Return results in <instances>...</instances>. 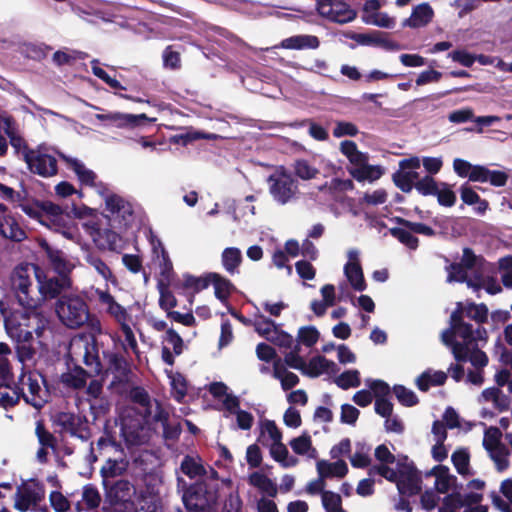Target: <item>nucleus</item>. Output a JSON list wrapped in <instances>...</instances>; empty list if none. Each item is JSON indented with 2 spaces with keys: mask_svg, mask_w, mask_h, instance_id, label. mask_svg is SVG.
<instances>
[{
  "mask_svg": "<svg viewBox=\"0 0 512 512\" xmlns=\"http://www.w3.org/2000/svg\"><path fill=\"white\" fill-rule=\"evenodd\" d=\"M130 398L137 407H125L119 414L121 434L129 444L138 443L139 430L145 424L161 423L166 438H174L179 434L177 428L168 425L169 413L152 400L145 389L135 387L130 391Z\"/></svg>",
  "mask_w": 512,
  "mask_h": 512,
  "instance_id": "f257e3e1",
  "label": "nucleus"
},
{
  "mask_svg": "<svg viewBox=\"0 0 512 512\" xmlns=\"http://www.w3.org/2000/svg\"><path fill=\"white\" fill-rule=\"evenodd\" d=\"M441 338L457 361H470L477 369L487 365V355L478 348L479 342L487 340L486 330L481 327L473 330L471 325L460 321L457 312L451 314L450 327L442 332Z\"/></svg>",
  "mask_w": 512,
  "mask_h": 512,
  "instance_id": "f03ea898",
  "label": "nucleus"
},
{
  "mask_svg": "<svg viewBox=\"0 0 512 512\" xmlns=\"http://www.w3.org/2000/svg\"><path fill=\"white\" fill-rule=\"evenodd\" d=\"M489 271V265L480 256H477L469 248L463 250L460 263L447 267L448 282H465L474 291L484 289L487 293L495 295L502 288L496 278L485 275Z\"/></svg>",
  "mask_w": 512,
  "mask_h": 512,
  "instance_id": "7ed1b4c3",
  "label": "nucleus"
},
{
  "mask_svg": "<svg viewBox=\"0 0 512 512\" xmlns=\"http://www.w3.org/2000/svg\"><path fill=\"white\" fill-rule=\"evenodd\" d=\"M72 213L81 221L84 233L92 243L101 251H117L122 246L121 233L106 219L104 213L86 205H73Z\"/></svg>",
  "mask_w": 512,
  "mask_h": 512,
  "instance_id": "20e7f679",
  "label": "nucleus"
},
{
  "mask_svg": "<svg viewBox=\"0 0 512 512\" xmlns=\"http://www.w3.org/2000/svg\"><path fill=\"white\" fill-rule=\"evenodd\" d=\"M5 316L7 334L15 341L37 339L40 346H45L44 338L49 330V320L39 304L20 305Z\"/></svg>",
  "mask_w": 512,
  "mask_h": 512,
  "instance_id": "39448f33",
  "label": "nucleus"
},
{
  "mask_svg": "<svg viewBox=\"0 0 512 512\" xmlns=\"http://www.w3.org/2000/svg\"><path fill=\"white\" fill-rule=\"evenodd\" d=\"M20 207L27 216L43 226L60 233L67 240L77 244L81 243V236L76 224L59 205L50 201H35L23 203Z\"/></svg>",
  "mask_w": 512,
  "mask_h": 512,
  "instance_id": "423d86ee",
  "label": "nucleus"
},
{
  "mask_svg": "<svg viewBox=\"0 0 512 512\" xmlns=\"http://www.w3.org/2000/svg\"><path fill=\"white\" fill-rule=\"evenodd\" d=\"M378 474L390 482L396 484L402 495L417 494L420 489V479L416 468L406 459L398 460L396 467L382 466L378 468Z\"/></svg>",
  "mask_w": 512,
  "mask_h": 512,
  "instance_id": "0eeeda50",
  "label": "nucleus"
},
{
  "mask_svg": "<svg viewBox=\"0 0 512 512\" xmlns=\"http://www.w3.org/2000/svg\"><path fill=\"white\" fill-rule=\"evenodd\" d=\"M99 194L104 201V216L106 219H109L115 229L126 231L134 222L133 204L108 189L99 190Z\"/></svg>",
  "mask_w": 512,
  "mask_h": 512,
  "instance_id": "6e6552de",
  "label": "nucleus"
},
{
  "mask_svg": "<svg viewBox=\"0 0 512 512\" xmlns=\"http://www.w3.org/2000/svg\"><path fill=\"white\" fill-rule=\"evenodd\" d=\"M39 273V266L23 263L14 268L11 273V289L18 300L19 305L34 306L39 304V299L35 298L34 279Z\"/></svg>",
  "mask_w": 512,
  "mask_h": 512,
  "instance_id": "1a4fd4ad",
  "label": "nucleus"
},
{
  "mask_svg": "<svg viewBox=\"0 0 512 512\" xmlns=\"http://www.w3.org/2000/svg\"><path fill=\"white\" fill-rule=\"evenodd\" d=\"M212 396L217 400L220 410L225 411V417L234 415L236 426L241 430H250L254 423V416L245 410L240 409L239 398L228 393V388L223 383H213L209 388Z\"/></svg>",
  "mask_w": 512,
  "mask_h": 512,
  "instance_id": "9d476101",
  "label": "nucleus"
},
{
  "mask_svg": "<svg viewBox=\"0 0 512 512\" xmlns=\"http://www.w3.org/2000/svg\"><path fill=\"white\" fill-rule=\"evenodd\" d=\"M56 314L59 320L69 328H79L90 316L85 300L77 294L62 295L56 302Z\"/></svg>",
  "mask_w": 512,
  "mask_h": 512,
  "instance_id": "9b49d317",
  "label": "nucleus"
},
{
  "mask_svg": "<svg viewBox=\"0 0 512 512\" xmlns=\"http://www.w3.org/2000/svg\"><path fill=\"white\" fill-rule=\"evenodd\" d=\"M91 108L98 111L92 118L100 123L103 128H117L133 130L143 126L145 121L154 123L156 118H150L146 114H131L120 111L104 110L98 106L91 105Z\"/></svg>",
  "mask_w": 512,
  "mask_h": 512,
  "instance_id": "f8f14e48",
  "label": "nucleus"
},
{
  "mask_svg": "<svg viewBox=\"0 0 512 512\" xmlns=\"http://www.w3.org/2000/svg\"><path fill=\"white\" fill-rule=\"evenodd\" d=\"M19 397L27 404L40 409L48 400V391L44 386L43 377L37 372H23L17 386Z\"/></svg>",
  "mask_w": 512,
  "mask_h": 512,
  "instance_id": "ddd939ff",
  "label": "nucleus"
},
{
  "mask_svg": "<svg viewBox=\"0 0 512 512\" xmlns=\"http://www.w3.org/2000/svg\"><path fill=\"white\" fill-rule=\"evenodd\" d=\"M269 193L278 204L285 205L295 198L298 185L283 167L278 168L268 177Z\"/></svg>",
  "mask_w": 512,
  "mask_h": 512,
  "instance_id": "4468645a",
  "label": "nucleus"
},
{
  "mask_svg": "<svg viewBox=\"0 0 512 512\" xmlns=\"http://www.w3.org/2000/svg\"><path fill=\"white\" fill-rule=\"evenodd\" d=\"M23 157L32 173L45 178L57 174V160L49 148L40 146L37 149H26Z\"/></svg>",
  "mask_w": 512,
  "mask_h": 512,
  "instance_id": "2eb2a0df",
  "label": "nucleus"
},
{
  "mask_svg": "<svg viewBox=\"0 0 512 512\" xmlns=\"http://www.w3.org/2000/svg\"><path fill=\"white\" fill-rule=\"evenodd\" d=\"M68 354L72 361L82 362L95 372H100L98 349L93 339L87 337L73 338L69 345Z\"/></svg>",
  "mask_w": 512,
  "mask_h": 512,
  "instance_id": "dca6fc26",
  "label": "nucleus"
},
{
  "mask_svg": "<svg viewBox=\"0 0 512 512\" xmlns=\"http://www.w3.org/2000/svg\"><path fill=\"white\" fill-rule=\"evenodd\" d=\"M91 299L95 301L100 311L112 317L117 323L131 320L128 310L116 300L108 289L91 288Z\"/></svg>",
  "mask_w": 512,
  "mask_h": 512,
  "instance_id": "f3484780",
  "label": "nucleus"
},
{
  "mask_svg": "<svg viewBox=\"0 0 512 512\" xmlns=\"http://www.w3.org/2000/svg\"><path fill=\"white\" fill-rule=\"evenodd\" d=\"M44 496L43 486L36 481H29L18 487L14 497V507L21 512L35 510Z\"/></svg>",
  "mask_w": 512,
  "mask_h": 512,
  "instance_id": "a211bd4d",
  "label": "nucleus"
},
{
  "mask_svg": "<svg viewBox=\"0 0 512 512\" xmlns=\"http://www.w3.org/2000/svg\"><path fill=\"white\" fill-rule=\"evenodd\" d=\"M318 13L339 24L351 22L356 17V12L344 0H318Z\"/></svg>",
  "mask_w": 512,
  "mask_h": 512,
  "instance_id": "6ab92c4d",
  "label": "nucleus"
},
{
  "mask_svg": "<svg viewBox=\"0 0 512 512\" xmlns=\"http://www.w3.org/2000/svg\"><path fill=\"white\" fill-rule=\"evenodd\" d=\"M38 294L35 292V298L39 299V305L47 300L57 297L62 291L71 287V280L68 277H47L45 272L39 267V273L36 274Z\"/></svg>",
  "mask_w": 512,
  "mask_h": 512,
  "instance_id": "aec40b11",
  "label": "nucleus"
},
{
  "mask_svg": "<svg viewBox=\"0 0 512 512\" xmlns=\"http://www.w3.org/2000/svg\"><path fill=\"white\" fill-rule=\"evenodd\" d=\"M185 507L191 512H205L215 502V494L204 484H196L183 494Z\"/></svg>",
  "mask_w": 512,
  "mask_h": 512,
  "instance_id": "412c9836",
  "label": "nucleus"
},
{
  "mask_svg": "<svg viewBox=\"0 0 512 512\" xmlns=\"http://www.w3.org/2000/svg\"><path fill=\"white\" fill-rule=\"evenodd\" d=\"M421 161L418 157L403 159L399 162V170L393 175L396 186L403 192H410L420 179L417 170Z\"/></svg>",
  "mask_w": 512,
  "mask_h": 512,
  "instance_id": "4be33fe9",
  "label": "nucleus"
},
{
  "mask_svg": "<svg viewBox=\"0 0 512 512\" xmlns=\"http://www.w3.org/2000/svg\"><path fill=\"white\" fill-rule=\"evenodd\" d=\"M130 320L119 322V331L110 334V338L115 349H120L124 355L129 356L130 353L139 357L138 343L135 334L129 325Z\"/></svg>",
  "mask_w": 512,
  "mask_h": 512,
  "instance_id": "5701e85b",
  "label": "nucleus"
},
{
  "mask_svg": "<svg viewBox=\"0 0 512 512\" xmlns=\"http://www.w3.org/2000/svg\"><path fill=\"white\" fill-rule=\"evenodd\" d=\"M37 243L46 255L54 271L61 277H67V275L75 268V263L72 260L68 259L61 250L50 246L45 239L39 238Z\"/></svg>",
  "mask_w": 512,
  "mask_h": 512,
  "instance_id": "b1692460",
  "label": "nucleus"
},
{
  "mask_svg": "<svg viewBox=\"0 0 512 512\" xmlns=\"http://www.w3.org/2000/svg\"><path fill=\"white\" fill-rule=\"evenodd\" d=\"M359 255L360 253L356 249H350L348 251V261L344 266V274L354 290L364 291L366 289V283L360 265Z\"/></svg>",
  "mask_w": 512,
  "mask_h": 512,
  "instance_id": "393cba45",
  "label": "nucleus"
},
{
  "mask_svg": "<svg viewBox=\"0 0 512 512\" xmlns=\"http://www.w3.org/2000/svg\"><path fill=\"white\" fill-rule=\"evenodd\" d=\"M426 479H434L433 486L438 493L446 494L453 491L457 485V478L450 473V469L444 465H436L425 473Z\"/></svg>",
  "mask_w": 512,
  "mask_h": 512,
  "instance_id": "a878e982",
  "label": "nucleus"
},
{
  "mask_svg": "<svg viewBox=\"0 0 512 512\" xmlns=\"http://www.w3.org/2000/svg\"><path fill=\"white\" fill-rule=\"evenodd\" d=\"M0 235L16 242H20L26 237L24 230L2 203H0Z\"/></svg>",
  "mask_w": 512,
  "mask_h": 512,
  "instance_id": "bb28decb",
  "label": "nucleus"
},
{
  "mask_svg": "<svg viewBox=\"0 0 512 512\" xmlns=\"http://www.w3.org/2000/svg\"><path fill=\"white\" fill-rule=\"evenodd\" d=\"M434 14V9L428 2L420 3L412 8L410 16L403 20L402 26L413 29L425 27L432 22Z\"/></svg>",
  "mask_w": 512,
  "mask_h": 512,
  "instance_id": "cd10ccee",
  "label": "nucleus"
},
{
  "mask_svg": "<svg viewBox=\"0 0 512 512\" xmlns=\"http://www.w3.org/2000/svg\"><path fill=\"white\" fill-rule=\"evenodd\" d=\"M57 423L68 433L77 436L82 440L87 439V425L86 422L78 415L72 413L62 412L57 415Z\"/></svg>",
  "mask_w": 512,
  "mask_h": 512,
  "instance_id": "c85d7f7f",
  "label": "nucleus"
},
{
  "mask_svg": "<svg viewBox=\"0 0 512 512\" xmlns=\"http://www.w3.org/2000/svg\"><path fill=\"white\" fill-rule=\"evenodd\" d=\"M108 496L115 502L128 504L132 507V505L137 501L139 492L136 491L130 482L126 480H119L110 487L108 490Z\"/></svg>",
  "mask_w": 512,
  "mask_h": 512,
  "instance_id": "c756f323",
  "label": "nucleus"
},
{
  "mask_svg": "<svg viewBox=\"0 0 512 512\" xmlns=\"http://www.w3.org/2000/svg\"><path fill=\"white\" fill-rule=\"evenodd\" d=\"M360 45L379 46L388 50H398L399 46L394 41L389 40L384 33L380 31H371L369 33H355L350 37Z\"/></svg>",
  "mask_w": 512,
  "mask_h": 512,
  "instance_id": "7c9ffc66",
  "label": "nucleus"
},
{
  "mask_svg": "<svg viewBox=\"0 0 512 512\" xmlns=\"http://www.w3.org/2000/svg\"><path fill=\"white\" fill-rule=\"evenodd\" d=\"M59 157L67 164L68 168L73 170L81 184L86 186H94L96 174L79 159L58 153Z\"/></svg>",
  "mask_w": 512,
  "mask_h": 512,
  "instance_id": "2f4dec72",
  "label": "nucleus"
},
{
  "mask_svg": "<svg viewBox=\"0 0 512 512\" xmlns=\"http://www.w3.org/2000/svg\"><path fill=\"white\" fill-rule=\"evenodd\" d=\"M368 160L369 156L366 157L363 163L349 168L350 175L358 182L368 181L372 183L380 179L384 174L383 167L379 165H370Z\"/></svg>",
  "mask_w": 512,
  "mask_h": 512,
  "instance_id": "473e14b6",
  "label": "nucleus"
},
{
  "mask_svg": "<svg viewBox=\"0 0 512 512\" xmlns=\"http://www.w3.org/2000/svg\"><path fill=\"white\" fill-rule=\"evenodd\" d=\"M338 370L335 362L323 356H315L305 363L302 373L309 377H318L322 374H336Z\"/></svg>",
  "mask_w": 512,
  "mask_h": 512,
  "instance_id": "72a5a7b5",
  "label": "nucleus"
},
{
  "mask_svg": "<svg viewBox=\"0 0 512 512\" xmlns=\"http://www.w3.org/2000/svg\"><path fill=\"white\" fill-rule=\"evenodd\" d=\"M318 476L325 480L327 478H342L348 472V467L345 461L339 459L335 462L327 460H320L316 464Z\"/></svg>",
  "mask_w": 512,
  "mask_h": 512,
  "instance_id": "f704fd0d",
  "label": "nucleus"
},
{
  "mask_svg": "<svg viewBox=\"0 0 512 512\" xmlns=\"http://www.w3.org/2000/svg\"><path fill=\"white\" fill-rule=\"evenodd\" d=\"M319 45L318 37L307 34L294 35L281 42V47L292 50L317 49Z\"/></svg>",
  "mask_w": 512,
  "mask_h": 512,
  "instance_id": "c9c22d12",
  "label": "nucleus"
},
{
  "mask_svg": "<svg viewBox=\"0 0 512 512\" xmlns=\"http://www.w3.org/2000/svg\"><path fill=\"white\" fill-rule=\"evenodd\" d=\"M268 448L271 458L275 462L279 463L281 467L291 468L298 464V459L290 455L286 445L282 440L274 444H268Z\"/></svg>",
  "mask_w": 512,
  "mask_h": 512,
  "instance_id": "e433bc0d",
  "label": "nucleus"
},
{
  "mask_svg": "<svg viewBox=\"0 0 512 512\" xmlns=\"http://www.w3.org/2000/svg\"><path fill=\"white\" fill-rule=\"evenodd\" d=\"M478 402L480 404H485L491 402L499 411L507 410L510 406L509 398L504 395L498 388L492 387L487 388L482 391L480 396L478 397Z\"/></svg>",
  "mask_w": 512,
  "mask_h": 512,
  "instance_id": "4c0bfd02",
  "label": "nucleus"
},
{
  "mask_svg": "<svg viewBox=\"0 0 512 512\" xmlns=\"http://www.w3.org/2000/svg\"><path fill=\"white\" fill-rule=\"evenodd\" d=\"M316 159H297L293 163L294 175L304 181L316 179L320 173L319 168L315 164Z\"/></svg>",
  "mask_w": 512,
  "mask_h": 512,
  "instance_id": "58836bf2",
  "label": "nucleus"
},
{
  "mask_svg": "<svg viewBox=\"0 0 512 512\" xmlns=\"http://www.w3.org/2000/svg\"><path fill=\"white\" fill-rule=\"evenodd\" d=\"M260 434L258 440L268 447V444H274L282 440V432L273 420L263 419L259 422Z\"/></svg>",
  "mask_w": 512,
  "mask_h": 512,
  "instance_id": "ea45409f",
  "label": "nucleus"
},
{
  "mask_svg": "<svg viewBox=\"0 0 512 512\" xmlns=\"http://www.w3.org/2000/svg\"><path fill=\"white\" fill-rule=\"evenodd\" d=\"M132 507L135 512H161L159 497L150 491H140Z\"/></svg>",
  "mask_w": 512,
  "mask_h": 512,
  "instance_id": "a19ab883",
  "label": "nucleus"
},
{
  "mask_svg": "<svg viewBox=\"0 0 512 512\" xmlns=\"http://www.w3.org/2000/svg\"><path fill=\"white\" fill-rule=\"evenodd\" d=\"M289 446L293 452L297 455L314 459L317 456V451L312 445L311 436L307 433H303L298 437L290 440Z\"/></svg>",
  "mask_w": 512,
  "mask_h": 512,
  "instance_id": "79ce46f5",
  "label": "nucleus"
},
{
  "mask_svg": "<svg viewBox=\"0 0 512 512\" xmlns=\"http://www.w3.org/2000/svg\"><path fill=\"white\" fill-rule=\"evenodd\" d=\"M454 312H457L461 322H463V315L478 323H484L488 318V309L484 304L470 303L463 307L461 303H458V307Z\"/></svg>",
  "mask_w": 512,
  "mask_h": 512,
  "instance_id": "37998d69",
  "label": "nucleus"
},
{
  "mask_svg": "<svg viewBox=\"0 0 512 512\" xmlns=\"http://www.w3.org/2000/svg\"><path fill=\"white\" fill-rule=\"evenodd\" d=\"M87 379V372L79 366H75L61 375L62 384L74 390L83 388L87 383Z\"/></svg>",
  "mask_w": 512,
  "mask_h": 512,
  "instance_id": "c03bdc74",
  "label": "nucleus"
},
{
  "mask_svg": "<svg viewBox=\"0 0 512 512\" xmlns=\"http://www.w3.org/2000/svg\"><path fill=\"white\" fill-rule=\"evenodd\" d=\"M273 376L280 381L284 390L293 388L299 382L298 376L288 371L280 359L276 360L273 364Z\"/></svg>",
  "mask_w": 512,
  "mask_h": 512,
  "instance_id": "a18cd8bd",
  "label": "nucleus"
},
{
  "mask_svg": "<svg viewBox=\"0 0 512 512\" xmlns=\"http://www.w3.org/2000/svg\"><path fill=\"white\" fill-rule=\"evenodd\" d=\"M447 375L443 371L426 370L417 379L416 386L421 391H427L431 386H438L445 383Z\"/></svg>",
  "mask_w": 512,
  "mask_h": 512,
  "instance_id": "49530a36",
  "label": "nucleus"
},
{
  "mask_svg": "<svg viewBox=\"0 0 512 512\" xmlns=\"http://www.w3.org/2000/svg\"><path fill=\"white\" fill-rule=\"evenodd\" d=\"M17 342V356L22 364H26L34 360L38 349L43 348L37 343V339L23 340Z\"/></svg>",
  "mask_w": 512,
  "mask_h": 512,
  "instance_id": "de8ad7c7",
  "label": "nucleus"
},
{
  "mask_svg": "<svg viewBox=\"0 0 512 512\" xmlns=\"http://www.w3.org/2000/svg\"><path fill=\"white\" fill-rule=\"evenodd\" d=\"M210 284L213 285L215 296L221 302H225L230 296L232 290L234 289L232 283L228 279L218 274L209 275V285Z\"/></svg>",
  "mask_w": 512,
  "mask_h": 512,
  "instance_id": "09e8293b",
  "label": "nucleus"
},
{
  "mask_svg": "<svg viewBox=\"0 0 512 512\" xmlns=\"http://www.w3.org/2000/svg\"><path fill=\"white\" fill-rule=\"evenodd\" d=\"M221 260L225 270L230 274H234L242 262L241 250L236 247L225 248L222 252Z\"/></svg>",
  "mask_w": 512,
  "mask_h": 512,
  "instance_id": "8fccbe9b",
  "label": "nucleus"
},
{
  "mask_svg": "<svg viewBox=\"0 0 512 512\" xmlns=\"http://www.w3.org/2000/svg\"><path fill=\"white\" fill-rule=\"evenodd\" d=\"M341 153L349 160L351 167L363 163L368 154L358 150L355 142L345 140L340 143Z\"/></svg>",
  "mask_w": 512,
  "mask_h": 512,
  "instance_id": "3c124183",
  "label": "nucleus"
},
{
  "mask_svg": "<svg viewBox=\"0 0 512 512\" xmlns=\"http://www.w3.org/2000/svg\"><path fill=\"white\" fill-rule=\"evenodd\" d=\"M248 482L250 485L270 496H275L277 493V488L273 481L261 472H253L250 474Z\"/></svg>",
  "mask_w": 512,
  "mask_h": 512,
  "instance_id": "603ef678",
  "label": "nucleus"
},
{
  "mask_svg": "<svg viewBox=\"0 0 512 512\" xmlns=\"http://www.w3.org/2000/svg\"><path fill=\"white\" fill-rule=\"evenodd\" d=\"M500 490L507 501L497 495L492 496L493 504L502 512H512V480L506 479L501 483Z\"/></svg>",
  "mask_w": 512,
  "mask_h": 512,
  "instance_id": "864d4df0",
  "label": "nucleus"
},
{
  "mask_svg": "<svg viewBox=\"0 0 512 512\" xmlns=\"http://www.w3.org/2000/svg\"><path fill=\"white\" fill-rule=\"evenodd\" d=\"M86 262L101 276L106 282L116 284L117 280L109 266L98 256L89 254L86 256Z\"/></svg>",
  "mask_w": 512,
  "mask_h": 512,
  "instance_id": "5fc2aeb1",
  "label": "nucleus"
},
{
  "mask_svg": "<svg viewBox=\"0 0 512 512\" xmlns=\"http://www.w3.org/2000/svg\"><path fill=\"white\" fill-rule=\"evenodd\" d=\"M371 448L365 443H357L355 451L350 456L351 465L355 468H365L371 463L370 457Z\"/></svg>",
  "mask_w": 512,
  "mask_h": 512,
  "instance_id": "6e6d98bb",
  "label": "nucleus"
},
{
  "mask_svg": "<svg viewBox=\"0 0 512 512\" xmlns=\"http://www.w3.org/2000/svg\"><path fill=\"white\" fill-rule=\"evenodd\" d=\"M153 263L157 267L160 274L159 285L167 286L173 276V264L172 261L170 260L169 255L167 254L160 258H157L153 260Z\"/></svg>",
  "mask_w": 512,
  "mask_h": 512,
  "instance_id": "4d7b16f0",
  "label": "nucleus"
},
{
  "mask_svg": "<svg viewBox=\"0 0 512 512\" xmlns=\"http://www.w3.org/2000/svg\"><path fill=\"white\" fill-rule=\"evenodd\" d=\"M375 458L379 464L370 469V475L378 474V468L382 466L396 467L397 461L386 445H379L375 449Z\"/></svg>",
  "mask_w": 512,
  "mask_h": 512,
  "instance_id": "13d9d810",
  "label": "nucleus"
},
{
  "mask_svg": "<svg viewBox=\"0 0 512 512\" xmlns=\"http://www.w3.org/2000/svg\"><path fill=\"white\" fill-rule=\"evenodd\" d=\"M451 461L456 469V471L462 476L471 475L470 469V456L466 449H458L456 450L452 456Z\"/></svg>",
  "mask_w": 512,
  "mask_h": 512,
  "instance_id": "bf43d9fd",
  "label": "nucleus"
},
{
  "mask_svg": "<svg viewBox=\"0 0 512 512\" xmlns=\"http://www.w3.org/2000/svg\"><path fill=\"white\" fill-rule=\"evenodd\" d=\"M128 463L125 459H108L101 468L102 476L107 479L123 474L127 469Z\"/></svg>",
  "mask_w": 512,
  "mask_h": 512,
  "instance_id": "052dcab7",
  "label": "nucleus"
},
{
  "mask_svg": "<svg viewBox=\"0 0 512 512\" xmlns=\"http://www.w3.org/2000/svg\"><path fill=\"white\" fill-rule=\"evenodd\" d=\"M253 326L256 332L267 340H269V336L275 335V331L278 329L273 321L261 314H255Z\"/></svg>",
  "mask_w": 512,
  "mask_h": 512,
  "instance_id": "680f3d73",
  "label": "nucleus"
},
{
  "mask_svg": "<svg viewBox=\"0 0 512 512\" xmlns=\"http://www.w3.org/2000/svg\"><path fill=\"white\" fill-rule=\"evenodd\" d=\"M489 457L494 462L497 471L503 472L509 467V455L510 452L505 445L498 448L492 449L487 452Z\"/></svg>",
  "mask_w": 512,
  "mask_h": 512,
  "instance_id": "e2e57ef3",
  "label": "nucleus"
},
{
  "mask_svg": "<svg viewBox=\"0 0 512 512\" xmlns=\"http://www.w3.org/2000/svg\"><path fill=\"white\" fill-rule=\"evenodd\" d=\"M335 383L344 390L358 387L360 385V373L355 369L344 371L335 379Z\"/></svg>",
  "mask_w": 512,
  "mask_h": 512,
  "instance_id": "0e129e2a",
  "label": "nucleus"
},
{
  "mask_svg": "<svg viewBox=\"0 0 512 512\" xmlns=\"http://www.w3.org/2000/svg\"><path fill=\"white\" fill-rule=\"evenodd\" d=\"M364 23L381 28L392 29L394 28L396 21L395 18L389 16L387 13L378 11L373 15H367L364 17Z\"/></svg>",
  "mask_w": 512,
  "mask_h": 512,
  "instance_id": "69168bd1",
  "label": "nucleus"
},
{
  "mask_svg": "<svg viewBox=\"0 0 512 512\" xmlns=\"http://www.w3.org/2000/svg\"><path fill=\"white\" fill-rule=\"evenodd\" d=\"M322 507L325 512H347L342 506L340 494L325 492L322 497Z\"/></svg>",
  "mask_w": 512,
  "mask_h": 512,
  "instance_id": "338daca9",
  "label": "nucleus"
},
{
  "mask_svg": "<svg viewBox=\"0 0 512 512\" xmlns=\"http://www.w3.org/2000/svg\"><path fill=\"white\" fill-rule=\"evenodd\" d=\"M461 507H463L462 495L452 492L443 498L438 512H458Z\"/></svg>",
  "mask_w": 512,
  "mask_h": 512,
  "instance_id": "774afa93",
  "label": "nucleus"
}]
</instances>
